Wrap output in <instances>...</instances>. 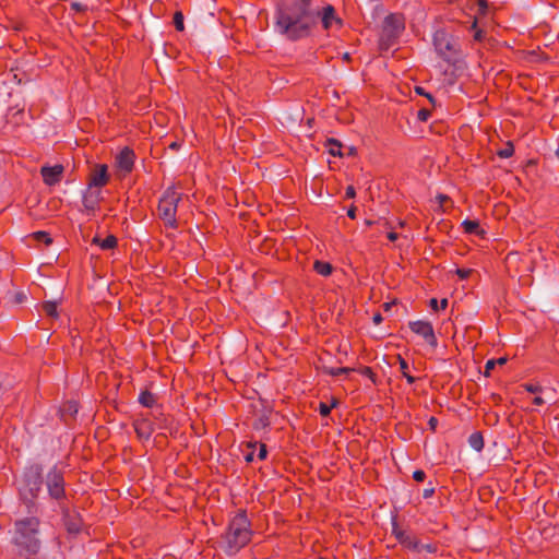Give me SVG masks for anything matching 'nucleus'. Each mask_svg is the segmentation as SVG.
<instances>
[{
  "mask_svg": "<svg viewBox=\"0 0 559 559\" xmlns=\"http://www.w3.org/2000/svg\"><path fill=\"white\" fill-rule=\"evenodd\" d=\"M437 199L441 205H443L445 202L450 201V198L445 194H439L437 197Z\"/></svg>",
  "mask_w": 559,
  "mask_h": 559,
  "instance_id": "obj_51",
  "label": "nucleus"
},
{
  "mask_svg": "<svg viewBox=\"0 0 559 559\" xmlns=\"http://www.w3.org/2000/svg\"><path fill=\"white\" fill-rule=\"evenodd\" d=\"M345 197H346L347 199H353V198H355V197H356V190H355L354 186H348V187L346 188Z\"/></svg>",
  "mask_w": 559,
  "mask_h": 559,
  "instance_id": "obj_46",
  "label": "nucleus"
},
{
  "mask_svg": "<svg viewBox=\"0 0 559 559\" xmlns=\"http://www.w3.org/2000/svg\"><path fill=\"white\" fill-rule=\"evenodd\" d=\"M507 360H508V359H507L506 357H500V358H498V359H497V360H495V361H496V365H500V366H502V365H504V364L507 362Z\"/></svg>",
  "mask_w": 559,
  "mask_h": 559,
  "instance_id": "obj_56",
  "label": "nucleus"
},
{
  "mask_svg": "<svg viewBox=\"0 0 559 559\" xmlns=\"http://www.w3.org/2000/svg\"><path fill=\"white\" fill-rule=\"evenodd\" d=\"M169 147H170L171 150H177V148L179 147V144H178L177 142H173V143L169 145Z\"/></svg>",
  "mask_w": 559,
  "mask_h": 559,
  "instance_id": "obj_57",
  "label": "nucleus"
},
{
  "mask_svg": "<svg viewBox=\"0 0 559 559\" xmlns=\"http://www.w3.org/2000/svg\"><path fill=\"white\" fill-rule=\"evenodd\" d=\"M397 360L403 377L407 380L409 384H413L416 381V379L409 374L407 361L401 355H397Z\"/></svg>",
  "mask_w": 559,
  "mask_h": 559,
  "instance_id": "obj_24",
  "label": "nucleus"
},
{
  "mask_svg": "<svg viewBox=\"0 0 559 559\" xmlns=\"http://www.w3.org/2000/svg\"><path fill=\"white\" fill-rule=\"evenodd\" d=\"M365 224H366L367 226H372V225L377 224V225H380V226H382V227H384V228H388V227H389V223H388L386 221H383V222H380V221H378V222H373V221H370V219H366V221H365Z\"/></svg>",
  "mask_w": 559,
  "mask_h": 559,
  "instance_id": "obj_45",
  "label": "nucleus"
},
{
  "mask_svg": "<svg viewBox=\"0 0 559 559\" xmlns=\"http://www.w3.org/2000/svg\"><path fill=\"white\" fill-rule=\"evenodd\" d=\"M326 147H329V153L333 156H343L342 154V143L336 139H328Z\"/></svg>",
  "mask_w": 559,
  "mask_h": 559,
  "instance_id": "obj_23",
  "label": "nucleus"
},
{
  "mask_svg": "<svg viewBox=\"0 0 559 559\" xmlns=\"http://www.w3.org/2000/svg\"><path fill=\"white\" fill-rule=\"evenodd\" d=\"M430 116H431V111L429 109H427V108H421L417 112V118L420 121H427Z\"/></svg>",
  "mask_w": 559,
  "mask_h": 559,
  "instance_id": "obj_37",
  "label": "nucleus"
},
{
  "mask_svg": "<svg viewBox=\"0 0 559 559\" xmlns=\"http://www.w3.org/2000/svg\"><path fill=\"white\" fill-rule=\"evenodd\" d=\"M420 548H421V551L423 550H426L427 552H435L436 551V546H433L431 544H427V545L420 544Z\"/></svg>",
  "mask_w": 559,
  "mask_h": 559,
  "instance_id": "obj_48",
  "label": "nucleus"
},
{
  "mask_svg": "<svg viewBox=\"0 0 559 559\" xmlns=\"http://www.w3.org/2000/svg\"><path fill=\"white\" fill-rule=\"evenodd\" d=\"M319 22V7L313 0H293L277 8L275 28L288 40L309 37Z\"/></svg>",
  "mask_w": 559,
  "mask_h": 559,
  "instance_id": "obj_1",
  "label": "nucleus"
},
{
  "mask_svg": "<svg viewBox=\"0 0 559 559\" xmlns=\"http://www.w3.org/2000/svg\"><path fill=\"white\" fill-rule=\"evenodd\" d=\"M33 237L35 240L44 242L47 246H49L52 242L50 235L46 231H36L33 234Z\"/></svg>",
  "mask_w": 559,
  "mask_h": 559,
  "instance_id": "obj_30",
  "label": "nucleus"
},
{
  "mask_svg": "<svg viewBox=\"0 0 559 559\" xmlns=\"http://www.w3.org/2000/svg\"><path fill=\"white\" fill-rule=\"evenodd\" d=\"M429 306L432 310L445 309L448 307V299L443 298L441 299L440 304H438V300L436 298H431L429 301Z\"/></svg>",
  "mask_w": 559,
  "mask_h": 559,
  "instance_id": "obj_33",
  "label": "nucleus"
},
{
  "mask_svg": "<svg viewBox=\"0 0 559 559\" xmlns=\"http://www.w3.org/2000/svg\"><path fill=\"white\" fill-rule=\"evenodd\" d=\"M319 20L321 21L325 31H329L333 23L341 24V20L336 16L335 9L331 4H328L323 8L319 7Z\"/></svg>",
  "mask_w": 559,
  "mask_h": 559,
  "instance_id": "obj_14",
  "label": "nucleus"
},
{
  "mask_svg": "<svg viewBox=\"0 0 559 559\" xmlns=\"http://www.w3.org/2000/svg\"><path fill=\"white\" fill-rule=\"evenodd\" d=\"M408 326L412 332L421 336L429 346L433 349L437 348L438 340L430 322L424 320L411 321Z\"/></svg>",
  "mask_w": 559,
  "mask_h": 559,
  "instance_id": "obj_8",
  "label": "nucleus"
},
{
  "mask_svg": "<svg viewBox=\"0 0 559 559\" xmlns=\"http://www.w3.org/2000/svg\"><path fill=\"white\" fill-rule=\"evenodd\" d=\"M63 171V166L57 164L55 166H43L40 169V175L47 186H55L61 181Z\"/></svg>",
  "mask_w": 559,
  "mask_h": 559,
  "instance_id": "obj_12",
  "label": "nucleus"
},
{
  "mask_svg": "<svg viewBox=\"0 0 559 559\" xmlns=\"http://www.w3.org/2000/svg\"><path fill=\"white\" fill-rule=\"evenodd\" d=\"M556 155L559 157V147L556 151Z\"/></svg>",
  "mask_w": 559,
  "mask_h": 559,
  "instance_id": "obj_62",
  "label": "nucleus"
},
{
  "mask_svg": "<svg viewBox=\"0 0 559 559\" xmlns=\"http://www.w3.org/2000/svg\"><path fill=\"white\" fill-rule=\"evenodd\" d=\"M533 404L536 406H540V405L545 404V400L540 396H535L533 399Z\"/></svg>",
  "mask_w": 559,
  "mask_h": 559,
  "instance_id": "obj_52",
  "label": "nucleus"
},
{
  "mask_svg": "<svg viewBox=\"0 0 559 559\" xmlns=\"http://www.w3.org/2000/svg\"><path fill=\"white\" fill-rule=\"evenodd\" d=\"M349 154H354V148L353 147L349 150Z\"/></svg>",
  "mask_w": 559,
  "mask_h": 559,
  "instance_id": "obj_61",
  "label": "nucleus"
},
{
  "mask_svg": "<svg viewBox=\"0 0 559 559\" xmlns=\"http://www.w3.org/2000/svg\"><path fill=\"white\" fill-rule=\"evenodd\" d=\"M258 445H259L258 459L263 461L267 456L266 445L264 443H259V442H258Z\"/></svg>",
  "mask_w": 559,
  "mask_h": 559,
  "instance_id": "obj_39",
  "label": "nucleus"
},
{
  "mask_svg": "<svg viewBox=\"0 0 559 559\" xmlns=\"http://www.w3.org/2000/svg\"><path fill=\"white\" fill-rule=\"evenodd\" d=\"M495 367H496V361H495V359H490V360H488V361L486 362V365H485V371H484V374H485L486 377H489V376H490V373H491V370H493V369H495Z\"/></svg>",
  "mask_w": 559,
  "mask_h": 559,
  "instance_id": "obj_40",
  "label": "nucleus"
},
{
  "mask_svg": "<svg viewBox=\"0 0 559 559\" xmlns=\"http://www.w3.org/2000/svg\"><path fill=\"white\" fill-rule=\"evenodd\" d=\"M478 10L484 13L488 7L487 0H477Z\"/></svg>",
  "mask_w": 559,
  "mask_h": 559,
  "instance_id": "obj_47",
  "label": "nucleus"
},
{
  "mask_svg": "<svg viewBox=\"0 0 559 559\" xmlns=\"http://www.w3.org/2000/svg\"><path fill=\"white\" fill-rule=\"evenodd\" d=\"M252 534L251 523L246 511H239L229 521L227 530L222 536L226 552L229 555L237 554L250 543Z\"/></svg>",
  "mask_w": 559,
  "mask_h": 559,
  "instance_id": "obj_2",
  "label": "nucleus"
},
{
  "mask_svg": "<svg viewBox=\"0 0 559 559\" xmlns=\"http://www.w3.org/2000/svg\"><path fill=\"white\" fill-rule=\"evenodd\" d=\"M415 92H416L417 94H419V95H425V96L429 99V102H430V103L435 104V98H433V96H432L431 94H429V93H426V92H425V90H424L423 87H420V86H416V87H415Z\"/></svg>",
  "mask_w": 559,
  "mask_h": 559,
  "instance_id": "obj_44",
  "label": "nucleus"
},
{
  "mask_svg": "<svg viewBox=\"0 0 559 559\" xmlns=\"http://www.w3.org/2000/svg\"><path fill=\"white\" fill-rule=\"evenodd\" d=\"M372 320H373L374 324H379V323L382 322L383 319H382L381 313L377 312V313L373 314Z\"/></svg>",
  "mask_w": 559,
  "mask_h": 559,
  "instance_id": "obj_55",
  "label": "nucleus"
},
{
  "mask_svg": "<svg viewBox=\"0 0 559 559\" xmlns=\"http://www.w3.org/2000/svg\"><path fill=\"white\" fill-rule=\"evenodd\" d=\"M270 426V419H269V416L263 414L261 415L260 417H258L253 424H252V427L255 429V430H261V429H265Z\"/></svg>",
  "mask_w": 559,
  "mask_h": 559,
  "instance_id": "obj_27",
  "label": "nucleus"
},
{
  "mask_svg": "<svg viewBox=\"0 0 559 559\" xmlns=\"http://www.w3.org/2000/svg\"><path fill=\"white\" fill-rule=\"evenodd\" d=\"M392 534L403 547L417 552H421L420 542L417 539V537L400 528L396 522H393L392 524Z\"/></svg>",
  "mask_w": 559,
  "mask_h": 559,
  "instance_id": "obj_9",
  "label": "nucleus"
},
{
  "mask_svg": "<svg viewBox=\"0 0 559 559\" xmlns=\"http://www.w3.org/2000/svg\"><path fill=\"white\" fill-rule=\"evenodd\" d=\"M514 154V146L511 142H508L507 145L498 151V156L501 158H509Z\"/></svg>",
  "mask_w": 559,
  "mask_h": 559,
  "instance_id": "obj_31",
  "label": "nucleus"
},
{
  "mask_svg": "<svg viewBox=\"0 0 559 559\" xmlns=\"http://www.w3.org/2000/svg\"><path fill=\"white\" fill-rule=\"evenodd\" d=\"M468 443L474 450L480 452L484 449V437L481 432H473L468 438Z\"/></svg>",
  "mask_w": 559,
  "mask_h": 559,
  "instance_id": "obj_22",
  "label": "nucleus"
},
{
  "mask_svg": "<svg viewBox=\"0 0 559 559\" xmlns=\"http://www.w3.org/2000/svg\"><path fill=\"white\" fill-rule=\"evenodd\" d=\"M174 25L175 28L179 32H182L185 29L183 14L180 11H177L174 14Z\"/></svg>",
  "mask_w": 559,
  "mask_h": 559,
  "instance_id": "obj_32",
  "label": "nucleus"
},
{
  "mask_svg": "<svg viewBox=\"0 0 559 559\" xmlns=\"http://www.w3.org/2000/svg\"><path fill=\"white\" fill-rule=\"evenodd\" d=\"M23 298H24V296H22L21 294H19V295L16 296V300H17L19 302H21V301L23 300Z\"/></svg>",
  "mask_w": 559,
  "mask_h": 559,
  "instance_id": "obj_59",
  "label": "nucleus"
},
{
  "mask_svg": "<svg viewBox=\"0 0 559 559\" xmlns=\"http://www.w3.org/2000/svg\"><path fill=\"white\" fill-rule=\"evenodd\" d=\"M343 59L346 60V61H349L350 60V55L348 52H345L343 55Z\"/></svg>",
  "mask_w": 559,
  "mask_h": 559,
  "instance_id": "obj_58",
  "label": "nucleus"
},
{
  "mask_svg": "<svg viewBox=\"0 0 559 559\" xmlns=\"http://www.w3.org/2000/svg\"><path fill=\"white\" fill-rule=\"evenodd\" d=\"M71 9L76 12H85L87 10V7L81 2L73 1L71 2Z\"/></svg>",
  "mask_w": 559,
  "mask_h": 559,
  "instance_id": "obj_41",
  "label": "nucleus"
},
{
  "mask_svg": "<svg viewBox=\"0 0 559 559\" xmlns=\"http://www.w3.org/2000/svg\"><path fill=\"white\" fill-rule=\"evenodd\" d=\"M139 403L144 407H153L156 403V396L148 390H144L139 395Z\"/></svg>",
  "mask_w": 559,
  "mask_h": 559,
  "instance_id": "obj_21",
  "label": "nucleus"
},
{
  "mask_svg": "<svg viewBox=\"0 0 559 559\" xmlns=\"http://www.w3.org/2000/svg\"><path fill=\"white\" fill-rule=\"evenodd\" d=\"M359 372L362 376L368 377L373 383H376V373L370 367H362L359 369Z\"/></svg>",
  "mask_w": 559,
  "mask_h": 559,
  "instance_id": "obj_35",
  "label": "nucleus"
},
{
  "mask_svg": "<svg viewBox=\"0 0 559 559\" xmlns=\"http://www.w3.org/2000/svg\"><path fill=\"white\" fill-rule=\"evenodd\" d=\"M39 523L35 516L17 520L14 523L13 544L21 556H33L38 552L40 548Z\"/></svg>",
  "mask_w": 559,
  "mask_h": 559,
  "instance_id": "obj_3",
  "label": "nucleus"
},
{
  "mask_svg": "<svg viewBox=\"0 0 559 559\" xmlns=\"http://www.w3.org/2000/svg\"><path fill=\"white\" fill-rule=\"evenodd\" d=\"M337 404H338V401H337V400H335V399L332 401V404H331V405H328V404H325V403L321 402V403L319 404V413H320V415H321V416H323V417L329 416V415H330V413H331V411H332V408H333V407H336V406H337Z\"/></svg>",
  "mask_w": 559,
  "mask_h": 559,
  "instance_id": "obj_28",
  "label": "nucleus"
},
{
  "mask_svg": "<svg viewBox=\"0 0 559 559\" xmlns=\"http://www.w3.org/2000/svg\"><path fill=\"white\" fill-rule=\"evenodd\" d=\"M64 525L71 534H78L81 531L82 522L79 518L70 514L66 515Z\"/></svg>",
  "mask_w": 559,
  "mask_h": 559,
  "instance_id": "obj_18",
  "label": "nucleus"
},
{
  "mask_svg": "<svg viewBox=\"0 0 559 559\" xmlns=\"http://www.w3.org/2000/svg\"><path fill=\"white\" fill-rule=\"evenodd\" d=\"M93 242L98 243L103 250H110L118 246V239L114 235H108L103 240H99L97 237H95Z\"/></svg>",
  "mask_w": 559,
  "mask_h": 559,
  "instance_id": "obj_19",
  "label": "nucleus"
},
{
  "mask_svg": "<svg viewBox=\"0 0 559 559\" xmlns=\"http://www.w3.org/2000/svg\"><path fill=\"white\" fill-rule=\"evenodd\" d=\"M134 152L129 147H123L116 157V165L119 170L124 174H129L133 169L134 165Z\"/></svg>",
  "mask_w": 559,
  "mask_h": 559,
  "instance_id": "obj_13",
  "label": "nucleus"
},
{
  "mask_svg": "<svg viewBox=\"0 0 559 559\" xmlns=\"http://www.w3.org/2000/svg\"><path fill=\"white\" fill-rule=\"evenodd\" d=\"M462 227L466 234L484 236L485 230L480 228L478 221L465 219Z\"/></svg>",
  "mask_w": 559,
  "mask_h": 559,
  "instance_id": "obj_17",
  "label": "nucleus"
},
{
  "mask_svg": "<svg viewBox=\"0 0 559 559\" xmlns=\"http://www.w3.org/2000/svg\"><path fill=\"white\" fill-rule=\"evenodd\" d=\"M435 493V488L431 487V488H426L424 491H423V497L425 499L427 498H430L432 495Z\"/></svg>",
  "mask_w": 559,
  "mask_h": 559,
  "instance_id": "obj_50",
  "label": "nucleus"
},
{
  "mask_svg": "<svg viewBox=\"0 0 559 559\" xmlns=\"http://www.w3.org/2000/svg\"><path fill=\"white\" fill-rule=\"evenodd\" d=\"M522 388L533 394L540 393L543 391V388L539 384L534 383H524L522 384Z\"/></svg>",
  "mask_w": 559,
  "mask_h": 559,
  "instance_id": "obj_34",
  "label": "nucleus"
},
{
  "mask_svg": "<svg viewBox=\"0 0 559 559\" xmlns=\"http://www.w3.org/2000/svg\"><path fill=\"white\" fill-rule=\"evenodd\" d=\"M356 206L355 205H352L348 210H347V216L352 219L356 218Z\"/></svg>",
  "mask_w": 559,
  "mask_h": 559,
  "instance_id": "obj_49",
  "label": "nucleus"
},
{
  "mask_svg": "<svg viewBox=\"0 0 559 559\" xmlns=\"http://www.w3.org/2000/svg\"><path fill=\"white\" fill-rule=\"evenodd\" d=\"M413 478L414 480L416 481H424L425 478H426V473L423 471V469H416L414 473H413Z\"/></svg>",
  "mask_w": 559,
  "mask_h": 559,
  "instance_id": "obj_43",
  "label": "nucleus"
},
{
  "mask_svg": "<svg viewBox=\"0 0 559 559\" xmlns=\"http://www.w3.org/2000/svg\"><path fill=\"white\" fill-rule=\"evenodd\" d=\"M257 447H258L257 441H249L246 443V448L249 450L245 455V461L247 463H251L254 460V451H255Z\"/></svg>",
  "mask_w": 559,
  "mask_h": 559,
  "instance_id": "obj_29",
  "label": "nucleus"
},
{
  "mask_svg": "<svg viewBox=\"0 0 559 559\" xmlns=\"http://www.w3.org/2000/svg\"><path fill=\"white\" fill-rule=\"evenodd\" d=\"M476 27H477V22H476V21H474V22H473V25H472V28H474V29H475V33H474V40H476V41H481V40H483V38L485 37V33H484V31H481V29H476Z\"/></svg>",
  "mask_w": 559,
  "mask_h": 559,
  "instance_id": "obj_38",
  "label": "nucleus"
},
{
  "mask_svg": "<svg viewBox=\"0 0 559 559\" xmlns=\"http://www.w3.org/2000/svg\"><path fill=\"white\" fill-rule=\"evenodd\" d=\"M383 306H384V309L388 310L391 305L389 302H385Z\"/></svg>",
  "mask_w": 559,
  "mask_h": 559,
  "instance_id": "obj_60",
  "label": "nucleus"
},
{
  "mask_svg": "<svg viewBox=\"0 0 559 559\" xmlns=\"http://www.w3.org/2000/svg\"><path fill=\"white\" fill-rule=\"evenodd\" d=\"M455 273L461 280H465L469 277L472 270L471 269H456Z\"/></svg>",
  "mask_w": 559,
  "mask_h": 559,
  "instance_id": "obj_42",
  "label": "nucleus"
},
{
  "mask_svg": "<svg viewBox=\"0 0 559 559\" xmlns=\"http://www.w3.org/2000/svg\"><path fill=\"white\" fill-rule=\"evenodd\" d=\"M385 24L386 25H392L396 28L401 27V23H400V20L397 16L393 15V14H390L385 17Z\"/></svg>",
  "mask_w": 559,
  "mask_h": 559,
  "instance_id": "obj_36",
  "label": "nucleus"
},
{
  "mask_svg": "<svg viewBox=\"0 0 559 559\" xmlns=\"http://www.w3.org/2000/svg\"><path fill=\"white\" fill-rule=\"evenodd\" d=\"M433 46L440 58L448 63H455L460 57L461 47L457 38L443 29L433 34Z\"/></svg>",
  "mask_w": 559,
  "mask_h": 559,
  "instance_id": "obj_4",
  "label": "nucleus"
},
{
  "mask_svg": "<svg viewBox=\"0 0 559 559\" xmlns=\"http://www.w3.org/2000/svg\"><path fill=\"white\" fill-rule=\"evenodd\" d=\"M57 302L56 301H45L43 304V310L45 313L50 318H58V310H57Z\"/></svg>",
  "mask_w": 559,
  "mask_h": 559,
  "instance_id": "obj_25",
  "label": "nucleus"
},
{
  "mask_svg": "<svg viewBox=\"0 0 559 559\" xmlns=\"http://www.w3.org/2000/svg\"><path fill=\"white\" fill-rule=\"evenodd\" d=\"M352 371H355V369L348 368V367H340V368H328V367H325L324 368V372L326 374H330V376H333V377L341 376V374H348Z\"/></svg>",
  "mask_w": 559,
  "mask_h": 559,
  "instance_id": "obj_26",
  "label": "nucleus"
},
{
  "mask_svg": "<svg viewBox=\"0 0 559 559\" xmlns=\"http://www.w3.org/2000/svg\"><path fill=\"white\" fill-rule=\"evenodd\" d=\"M43 485V467L39 464L28 466L24 472L23 485L20 488L22 499L32 504Z\"/></svg>",
  "mask_w": 559,
  "mask_h": 559,
  "instance_id": "obj_6",
  "label": "nucleus"
},
{
  "mask_svg": "<svg viewBox=\"0 0 559 559\" xmlns=\"http://www.w3.org/2000/svg\"><path fill=\"white\" fill-rule=\"evenodd\" d=\"M437 424H438V419L436 417H430L429 421H428V425L430 426V428L432 430L436 429L437 427Z\"/></svg>",
  "mask_w": 559,
  "mask_h": 559,
  "instance_id": "obj_53",
  "label": "nucleus"
},
{
  "mask_svg": "<svg viewBox=\"0 0 559 559\" xmlns=\"http://www.w3.org/2000/svg\"><path fill=\"white\" fill-rule=\"evenodd\" d=\"M182 194L174 187H169L164 192L158 203V216L164 222L165 226L177 228L178 223L176 218L177 206L181 200Z\"/></svg>",
  "mask_w": 559,
  "mask_h": 559,
  "instance_id": "obj_5",
  "label": "nucleus"
},
{
  "mask_svg": "<svg viewBox=\"0 0 559 559\" xmlns=\"http://www.w3.org/2000/svg\"><path fill=\"white\" fill-rule=\"evenodd\" d=\"M110 176L106 164H96L91 168L88 185L91 188L102 189L109 182Z\"/></svg>",
  "mask_w": 559,
  "mask_h": 559,
  "instance_id": "obj_10",
  "label": "nucleus"
},
{
  "mask_svg": "<svg viewBox=\"0 0 559 559\" xmlns=\"http://www.w3.org/2000/svg\"><path fill=\"white\" fill-rule=\"evenodd\" d=\"M79 412V404L76 401H67L60 408L61 417L67 423L68 419L74 418Z\"/></svg>",
  "mask_w": 559,
  "mask_h": 559,
  "instance_id": "obj_16",
  "label": "nucleus"
},
{
  "mask_svg": "<svg viewBox=\"0 0 559 559\" xmlns=\"http://www.w3.org/2000/svg\"><path fill=\"white\" fill-rule=\"evenodd\" d=\"M386 236L390 241H395L399 238V234L395 231H389Z\"/></svg>",
  "mask_w": 559,
  "mask_h": 559,
  "instance_id": "obj_54",
  "label": "nucleus"
},
{
  "mask_svg": "<svg viewBox=\"0 0 559 559\" xmlns=\"http://www.w3.org/2000/svg\"><path fill=\"white\" fill-rule=\"evenodd\" d=\"M103 200L102 190L97 188H91L87 186V189L83 193V206L85 211L90 213H94L98 207L99 203Z\"/></svg>",
  "mask_w": 559,
  "mask_h": 559,
  "instance_id": "obj_11",
  "label": "nucleus"
},
{
  "mask_svg": "<svg viewBox=\"0 0 559 559\" xmlns=\"http://www.w3.org/2000/svg\"><path fill=\"white\" fill-rule=\"evenodd\" d=\"M133 427L140 439L148 440L154 432L153 424L148 419H138L133 423Z\"/></svg>",
  "mask_w": 559,
  "mask_h": 559,
  "instance_id": "obj_15",
  "label": "nucleus"
},
{
  "mask_svg": "<svg viewBox=\"0 0 559 559\" xmlns=\"http://www.w3.org/2000/svg\"><path fill=\"white\" fill-rule=\"evenodd\" d=\"M313 270L322 275V276H330L333 272V266L331 263L329 262H325V261H320V260H317L314 261L313 263Z\"/></svg>",
  "mask_w": 559,
  "mask_h": 559,
  "instance_id": "obj_20",
  "label": "nucleus"
},
{
  "mask_svg": "<svg viewBox=\"0 0 559 559\" xmlns=\"http://www.w3.org/2000/svg\"><path fill=\"white\" fill-rule=\"evenodd\" d=\"M46 485L49 496L52 499L59 500L64 497V478L63 472L57 466H53L46 477Z\"/></svg>",
  "mask_w": 559,
  "mask_h": 559,
  "instance_id": "obj_7",
  "label": "nucleus"
}]
</instances>
